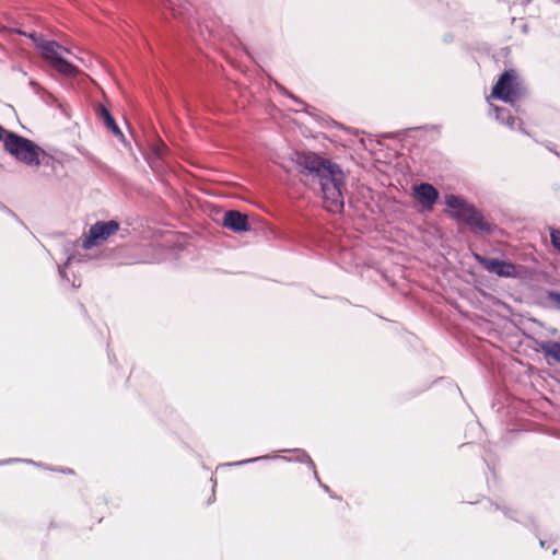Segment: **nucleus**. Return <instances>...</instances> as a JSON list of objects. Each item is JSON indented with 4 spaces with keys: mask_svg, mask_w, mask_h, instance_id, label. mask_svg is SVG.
<instances>
[{
    "mask_svg": "<svg viewBox=\"0 0 560 560\" xmlns=\"http://www.w3.org/2000/svg\"><path fill=\"white\" fill-rule=\"evenodd\" d=\"M291 161L300 174L319 185L325 208L341 212L345 208L346 174L337 162L314 151L295 150Z\"/></svg>",
    "mask_w": 560,
    "mask_h": 560,
    "instance_id": "nucleus-1",
    "label": "nucleus"
},
{
    "mask_svg": "<svg viewBox=\"0 0 560 560\" xmlns=\"http://www.w3.org/2000/svg\"><path fill=\"white\" fill-rule=\"evenodd\" d=\"M445 212L458 224L466 225L474 234L492 235L498 225L487 221L480 209L460 195L444 196Z\"/></svg>",
    "mask_w": 560,
    "mask_h": 560,
    "instance_id": "nucleus-2",
    "label": "nucleus"
},
{
    "mask_svg": "<svg viewBox=\"0 0 560 560\" xmlns=\"http://www.w3.org/2000/svg\"><path fill=\"white\" fill-rule=\"evenodd\" d=\"M525 93L526 88L518 72L513 68H508L499 74L497 82L492 85L490 97L509 104L518 113L520 105H517V101Z\"/></svg>",
    "mask_w": 560,
    "mask_h": 560,
    "instance_id": "nucleus-3",
    "label": "nucleus"
},
{
    "mask_svg": "<svg viewBox=\"0 0 560 560\" xmlns=\"http://www.w3.org/2000/svg\"><path fill=\"white\" fill-rule=\"evenodd\" d=\"M475 260L489 273L500 278H512L523 280L529 276V268L522 264H515L504 256L489 257L486 255L474 254Z\"/></svg>",
    "mask_w": 560,
    "mask_h": 560,
    "instance_id": "nucleus-4",
    "label": "nucleus"
},
{
    "mask_svg": "<svg viewBox=\"0 0 560 560\" xmlns=\"http://www.w3.org/2000/svg\"><path fill=\"white\" fill-rule=\"evenodd\" d=\"M4 151L16 162L34 167V163L38 161V153L42 152V147L35 141L15 132L5 141Z\"/></svg>",
    "mask_w": 560,
    "mask_h": 560,
    "instance_id": "nucleus-5",
    "label": "nucleus"
},
{
    "mask_svg": "<svg viewBox=\"0 0 560 560\" xmlns=\"http://www.w3.org/2000/svg\"><path fill=\"white\" fill-rule=\"evenodd\" d=\"M120 229L117 220H100L92 224L86 233L83 234L81 246L84 249H91L103 244L110 236L115 235Z\"/></svg>",
    "mask_w": 560,
    "mask_h": 560,
    "instance_id": "nucleus-6",
    "label": "nucleus"
},
{
    "mask_svg": "<svg viewBox=\"0 0 560 560\" xmlns=\"http://www.w3.org/2000/svg\"><path fill=\"white\" fill-rule=\"evenodd\" d=\"M411 190L416 211L421 214L432 212L440 200V190L428 182L413 184Z\"/></svg>",
    "mask_w": 560,
    "mask_h": 560,
    "instance_id": "nucleus-7",
    "label": "nucleus"
},
{
    "mask_svg": "<svg viewBox=\"0 0 560 560\" xmlns=\"http://www.w3.org/2000/svg\"><path fill=\"white\" fill-rule=\"evenodd\" d=\"M282 452L292 453L295 455V457L261 455V456H257V457H253V458H247V459L230 463L229 466H244V465L260 462V460L281 459L284 462H294V463L305 464V465H307L308 468H314V460L312 459V457L305 450L292 448V450H283Z\"/></svg>",
    "mask_w": 560,
    "mask_h": 560,
    "instance_id": "nucleus-8",
    "label": "nucleus"
},
{
    "mask_svg": "<svg viewBox=\"0 0 560 560\" xmlns=\"http://www.w3.org/2000/svg\"><path fill=\"white\" fill-rule=\"evenodd\" d=\"M221 225L236 234H243L252 230L247 215L237 210L225 211Z\"/></svg>",
    "mask_w": 560,
    "mask_h": 560,
    "instance_id": "nucleus-9",
    "label": "nucleus"
},
{
    "mask_svg": "<svg viewBox=\"0 0 560 560\" xmlns=\"http://www.w3.org/2000/svg\"><path fill=\"white\" fill-rule=\"evenodd\" d=\"M490 504H491V506H493V509L495 511H502L503 515L506 518L522 524L524 527H526L529 530H532L535 534L536 537L539 536L538 526H537L536 521L534 520L533 516L524 515L522 517H518V512L516 510L510 508V506L500 505V504L494 503L492 501H490Z\"/></svg>",
    "mask_w": 560,
    "mask_h": 560,
    "instance_id": "nucleus-10",
    "label": "nucleus"
},
{
    "mask_svg": "<svg viewBox=\"0 0 560 560\" xmlns=\"http://www.w3.org/2000/svg\"><path fill=\"white\" fill-rule=\"evenodd\" d=\"M96 114L98 118L103 121V125L106 127L108 131L113 133L120 142L125 145H129L125 135L119 128L115 117L113 116L110 109L105 105L100 104L96 108Z\"/></svg>",
    "mask_w": 560,
    "mask_h": 560,
    "instance_id": "nucleus-11",
    "label": "nucleus"
},
{
    "mask_svg": "<svg viewBox=\"0 0 560 560\" xmlns=\"http://www.w3.org/2000/svg\"><path fill=\"white\" fill-rule=\"evenodd\" d=\"M490 97H487V102L489 104V107H490V110L493 112L494 114V119L500 124V125H503L510 129H514L515 128V121H516V117H514L511 113V110L506 107H502V106H498V105H494L492 103H490L489 101ZM517 121H518V130L525 135H527V132L523 129V121L522 119L517 118Z\"/></svg>",
    "mask_w": 560,
    "mask_h": 560,
    "instance_id": "nucleus-12",
    "label": "nucleus"
},
{
    "mask_svg": "<svg viewBox=\"0 0 560 560\" xmlns=\"http://www.w3.org/2000/svg\"><path fill=\"white\" fill-rule=\"evenodd\" d=\"M65 254L67 255L66 261L62 265H58V275L60 278V283L63 287H70L72 289L80 288L82 282L81 278L72 273V279L69 277L67 268L73 261L74 255L72 253V248L66 247L63 249Z\"/></svg>",
    "mask_w": 560,
    "mask_h": 560,
    "instance_id": "nucleus-13",
    "label": "nucleus"
},
{
    "mask_svg": "<svg viewBox=\"0 0 560 560\" xmlns=\"http://www.w3.org/2000/svg\"><path fill=\"white\" fill-rule=\"evenodd\" d=\"M36 48L42 52L47 62L50 61L60 50L70 52V49L61 45L55 39L43 38L36 43Z\"/></svg>",
    "mask_w": 560,
    "mask_h": 560,
    "instance_id": "nucleus-14",
    "label": "nucleus"
},
{
    "mask_svg": "<svg viewBox=\"0 0 560 560\" xmlns=\"http://www.w3.org/2000/svg\"><path fill=\"white\" fill-rule=\"evenodd\" d=\"M539 350L544 353V357L549 365L552 362L560 364V342L551 339L536 341Z\"/></svg>",
    "mask_w": 560,
    "mask_h": 560,
    "instance_id": "nucleus-15",
    "label": "nucleus"
},
{
    "mask_svg": "<svg viewBox=\"0 0 560 560\" xmlns=\"http://www.w3.org/2000/svg\"><path fill=\"white\" fill-rule=\"evenodd\" d=\"M49 65L65 77H74L78 73V68L60 51L50 59Z\"/></svg>",
    "mask_w": 560,
    "mask_h": 560,
    "instance_id": "nucleus-16",
    "label": "nucleus"
},
{
    "mask_svg": "<svg viewBox=\"0 0 560 560\" xmlns=\"http://www.w3.org/2000/svg\"><path fill=\"white\" fill-rule=\"evenodd\" d=\"M313 119H315L324 128H338L347 131L348 133L359 135L358 129L345 126L343 124L335 120L332 117H330L320 109H317V114H314Z\"/></svg>",
    "mask_w": 560,
    "mask_h": 560,
    "instance_id": "nucleus-17",
    "label": "nucleus"
},
{
    "mask_svg": "<svg viewBox=\"0 0 560 560\" xmlns=\"http://www.w3.org/2000/svg\"><path fill=\"white\" fill-rule=\"evenodd\" d=\"M538 304L545 308L552 307L557 311H560V291L545 289L544 300L539 301Z\"/></svg>",
    "mask_w": 560,
    "mask_h": 560,
    "instance_id": "nucleus-18",
    "label": "nucleus"
},
{
    "mask_svg": "<svg viewBox=\"0 0 560 560\" xmlns=\"http://www.w3.org/2000/svg\"><path fill=\"white\" fill-rule=\"evenodd\" d=\"M56 163H59V161L42 148V152L38 153V161L34 163V167L44 165L46 167L55 168Z\"/></svg>",
    "mask_w": 560,
    "mask_h": 560,
    "instance_id": "nucleus-19",
    "label": "nucleus"
},
{
    "mask_svg": "<svg viewBox=\"0 0 560 560\" xmlns=\"http://www.w3.org/2000/svg\"><path fill=\"white\" fill-rule=\"evenodd\" d=\"M549 236L552 248L560 254V229L550 226Z\"/></svg>",
    "mask_w": 560,
    "mask_h": 560,
    "instance_id": "nucleus-20",
    "label": "nucleus"
},
{
    "mask_svg": "<svg viewBox=\"0 0 560 560\" xmlns=\"http://www.w3.org/2000/svg\"><path fill=\"white\" fill-rule=\"evenodd\" d=\"M277 89L278 91L280 92L281 95L283 96H287L289 97L290 100H292L295 104H304V101L296 96L294 93H292L291 91H289L287 88H284L283 85L277 83Z\"/></svg>",
    "mask_w": 560,
    "mask_h": 560,
    "instance_id": "nucleus-21",
    "label": "nucleus"
},
{
    "mask_svg": "<svg viewBox=\"0 0 560 560\" xmlns=\"http://www.w3.org/2000/svg\"><path fill=\"white\" fill-rule=\"evenodd\" d=\"M429 127L428 126H419V127H413V128H406V129H402V130H399L395 133H384L383 137L385 138H396V137H399L401 135H405L409 131H418V130H427Z\"/></svg>",
    "mask_w": 560,
    "mask_h": 560,
    "instance_id": "nucleus-22",
    "label": "nucleus"
},
{
    "mask_svg": "<svg viewBox=\"0 0 560 560\" xmlns=\"http://www.w3.org/2000/svg\"><path fill=\"white\" fill-rule=\"evenodd\" d=\"M0 211L7 213L9 217H11L12 219H14L18 223H20L21 225H23L25 229H27V226L24 224V222L20 219V217L13 211L11 210L8 206H5L3 202L0 201Z\"/></svg>",
    "mask_w": 560,
    "mask_h": 560,
    "instance_id": "nucleus-23",
    "label": "nucleus"
},
{
    "mask_svg": "<svg viewBox=\"0 0 560 560\" xmlns=\"http://www.w3.org/2000/svg\"><path fill=\"white\" fill-rule=\"evenodd\" d=\"M18 462H23V463H27V464H32V465H37V466L40 465V464L34 462L33 459L7 458V459H0V466L9 465L12 463H18Z\"/></svg>",
    "mask_w": 560,
    "mask_h": 560,
    "instance_id": "nucleus-24",
    "label": "nucleus"
},
{
    "mask_svg": "<svg viewBox=\"0 0 560 560\" xmlns=\"http://www.w3.org/2000/svg\"><path fill=\"white\" fill-rule=\"evenodd\" d=\"M14 133H15V131L8 130L0 124V142H2L3 149L5 148V141H8V139L11 137V135H14Z\"/></svg>",
    "mask_w": 560,
    "mask_h": 560,
    "instance_id": "nucleus-25",
    "label": "nucleus"
},
{
    "mask_svg": "<svg viewBox=\"0 0 560 560\" xmlns=\"http://www.w3.org/2000/svg\"><path fill=\"white\" fill-rule=\"evenodd\" d=\"M18 33L28 37L35 45H36V43H38L40 39L44 38L42 34H38L35 31H32L30 33H26V32H23V31H18Z\"/></svg>",
    "mask_w": 560,
    "mask_h": 560,
    "instance_id": "nucleus-26",
    "label": "nucleus"
},
{
    "mask_svg": "<svg viewBox=\"0 0 560 560\" xmlns=\"http://www.w3.org/2000/svg\"><path fill=\"white\" fill-rule=\"evenodd\" d=\"M299 105L302 106V112H304L306 115H308L312 118L314 117V114H317L318 108L307 104L306 102H304V104H299Z\"/></svg>",
    "mask_w": 560,
    "mask_h": 560,
    "instance_id": "nucleus-27",
    "label": "nucleus"
},
{
    "mask_svg": "<svg viewBox=\"0 0 560 560\" xmlns=\"http://www.w3.org/2000/svg\"><path fill=\"white\" fill-rule=\"evenodd\" d=\"M320 488L332 499L337 501H341L342 498L336 494L326 483H320Z\"/></svg>",
    "mask_w": 560,
    "mask_h": 560,
    "instance_id": "nucleus-28",
    "label": "nucleus"
},
{
    "mask_svg": "<svg viewBox=\"0 0 560 560\" xmlns=\"http://www.w3.org/2000/svg\"><path fill=\"white\" fill-rule=\"evenodd\" d=\"M429 388V386L427 387H423V388H420V389H417V390H412V392H409L407 394H405V397L404 399L407 400V399H410L412 397H416L418 396L419 394L423 393L424 390H427Z\"/></svg>",
    "mask_w": 560,
    "mask_h": 560,
    "instance_id": "nucleus-29",
    "label": "nucleus"
},
{
    "mask_svg": "<svg viewBox=\"0 0 560 560\" xmlns=\"http://www.w3.org/2000/svg\"><path fill=\"white\" fill-rule=\"evenodd\" d=\"M28 85L34 90L36 94L42 92V86L33 79L30 80Z\"/></svg>",
    "mask_w": 560,
    "mask_h": 560,
    "instance_id": "nucleus-30",
    "label": "nucleus"
},
{
    "mask_svg": "<svg viewBox=\"0 0 560 560\" xmlns=\"http://www.w3.org/2000/svg\"><path fill=\"white\" fill-rule=\"evenodd\" d=\"M508 4H520V5H527L530 3L532 0H504Z\"/></svg>",
    "mask_w": 560,
    "mask_h": 560,
    "instance_id": "nucleus-31",
    "label": "nucleus"
},
{
    "mask_svg": "<svg viewBox=\"0 0 560 560\" xmlns=\"http://www.w3.org/2000/svg\"><path fill=\"white\" fill-rule=\"evenodd\" d=\"M211 481L213 482V487H215L217 486V480L211 478ZM214 501H215V494H214V488H212V493H211L210 498L207 501V505L212 504Z\"/></svg>",
    "mask_w": 560,
    "mask_h": 560,
    "instance_id": "nucleus-32",
    "label": "nucleus"
},
{
    "mask_svg": "<svg viewBox=\"0 0 560 560\" xmlns=\"http://www.w3.org/2000/svg\"><path fill=\"white\" fill-rule=\"evenodd\" d=\"M313 472V476H314V479L316 480V482L318 483V486L320 487V483H324L319 476H318V472H317V469H316V465L314 464V468H310Z\"/></svg>",
    "mask_w": 560,
    "mask_h": 560,
    "instance_id": "nucleus-33",
    "label": "nucleus"
},
{
    "mask_svg": "<svg viewBox=\"0 0 560 560\" xmlns=\"http://www.w3.org/2000/svg\"><path fill=\"white\" fill-rule=\"evenodd\" d=\"M510 54H511V49L508 46L506 47H502L500 49V56L501 57L508 58L510 56Z\"/></svg>",
    "mask_w": 560,
    "mask_h": 560,
    "instance_id": "nucleus-34",
    "label": "nucleus"
},
{
    "mask_svg": "<svg viewBox=\"0 0 560 560\" xmlns=\"http://www.w3.org/2000/svg\"><path fill=\"white\" fill-rule=\"evenodd\" d=\"M448 384H450L451 389H452V390H454V393H456V394H458L460 397H463L462 390H460V388L458 387V385L453 384V383H451V382H448Z\"/></svg>",
    "mask_w": 560,
    "mask_h": 560,
    "instance_id": "nucleus-35",
    "label": "nucleus"
},
{
    "mask_svg": "<svg viewBox=\"0 0 560 560\" xmlns=\"http://www.w3.org/2000/svg\"><path fill=\"white\" fill-rule=\"evenodd\" d=\"M58 470H59L60 472H63V474H69V475L74 474V470H73V469H71V468H68V467H67V468H60V469H58Z\"/></svg>",
    "mask_w": 560,
    "mask_h": 560,
    "instance_id": "nucleus-36",
    "label": "nucleus"
},
{
    "mask_svg": "<svg viewBox=\"0 0 560 560\" xmlns=\"http://www.w3.org/2000/svg\"><path fill=\"white\" fill-rule=\"evenodd\" d=\"M107 355H108V360H109L110 363L117 361V359H116L114 353H110L109 351H107Z\"/></svg>",
    "mask_w": 560,
    "mask_h": 560,
    "instance_id": "nucleus-37",
    "label": "nucleus"
},
{
    "mask_svg": "<svg viewBox=\"0 0 560 560\" xmlns=\"http://www.w3.org/2000/svg\"><path fill=\"white\" fill-rule=\"evenodd\" d=\"M80 308H81L82 313L84 314V316L89 317L88 316V311H86L84 304L80 303Z\"/></svg>",
    "mask_w": 560,
    "mask_h": 560,
    "instance_id": "nucleus-38",
    "label": "nucleus"
},
{
    "mask_svg": "<svg viewBox=\"0 0 560 560\" xmlns=\"http://www.w3.org/2000/svg\"><path fill=\"white\" fill-rule=\"evenodd\" d=\"M539 545L541 548H547V541L544 539H539Z\"/></svg>",
    "mask_w": 560,
    "mask_h": 560,
    "instance_id": "nucleus-39",
    "label": "nucleus"
},
{
    "mask_svg": "<svg viewBox=\"0 0 560 560\" xmlns=\"http://www.w3.org/2000/svg\"><path fill=\"white\" fill-rule=\"evenodd\" d=\"M522 30H523V32H524V33H526V32H527V30H528L527 24H524V25H523V27H522Z\"/></svg>",
    "mask_w": 560,
    "mask_h": 560,
    "instance_id": "nucleus-40",
    "label": "nucleus"
},
{
    "mask_svg": "<svg viewBox=\"0 0 560 560\" xmlns=\"http://www.w3.org/2000/svg\"><path fill=\"white\" fill-rule=\"evenodd\" d=\"M360 142L362 143V145L365 148V142L363 139H360Z\"/></svg>",
    "mask_w": 560,
    "mask_h": 560,
    "instance_id": "nucleus-41",
    "label": "nucleus"
},
{
    "mask_svg": "<svg viewBox=\"0 0 560 560\" xmlns=\"http://www.w3.org/2000/svg\"><path fill=\"white\" fill-rule=\"evenodd\" d=\"M324 138L328 139V141H334L331 138H328L326 137L324 133H323Z\"/></svg>",
    "mask_w": 560,
    "mask_h": 560,
    "instance_id": "nucleus-42",
    "label": "nucleus"
},
{
    "mask_svg": "<svg viewBox=\"0 0 560 560\" xmlns=\"http://www.w3.org/2000/svg\"><path fill=\"white\" fill-rule=\"evenodd\" d=\"M557 552H558V549H556V548H555V549L552 550V555H556Z\"/></svg>",
    "mask_w": 560,
    "mask_h": 560,
    "instance_id": "nucleus-43",
    "label": "nucleus"
}]
</instances>
